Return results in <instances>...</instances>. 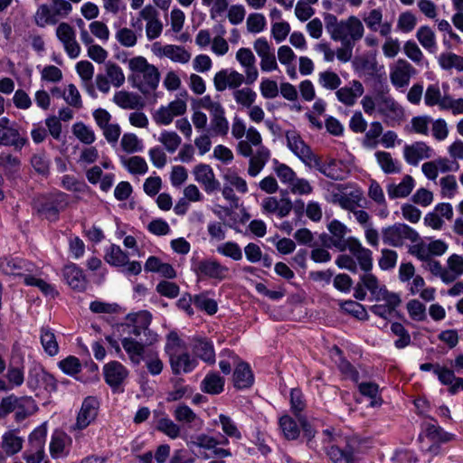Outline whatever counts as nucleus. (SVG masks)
Returning a JSON list of instances; mask_svg holds the SVG:
<instances>
[{"label":"nucleus","instance_id":"obj_1","mask_svg":"<svg viewBox=\"0 0 463 463\" xmlns=\"http://www.w3.org/2000/svg\"><path fill=\"white\" fill-rule=\"evenodd\" d=\"M165 352L169 358L172 373L175 375L193 372L198 365V361L186 351L185 343L176 332H170L166 336Z\"/></svg>","mask_w":463,"mask_h":463},{"label":"nucleus","instance_id":"obj_2","mask_svg":"<svg viewBox=\"0 0 463 463\" xmlns=\"http://www.w3.org/2000/svg\"><path fill=\"white\" fill-rule=\"evenodd\" d=\"M131 74L128 81L132 87L138 89L143 94L155 90L160 80V73L156 66L148 63L143 56H137L128 61Z\"/></svg>","mask_w":463,"mask_h":463},{"label":"nucleus","instance_id":"obj_3","mask_svg":"<svg viewBox=\"0 0 463 463\" xmlns=\"http://www.w3.org/2000/svg\"><path fill=\"white\" fill-rule=\"evenodd\" d=\"M325 24L327 33L334 41L354 44L364 36V25L356 16L352 15L346 20L338 21L335 15L326 14Z\"/></svg>","mask_w":463,"mask_h":463},{"label":"nucleus","instance_id":"obj_4","mask_svg":"<svg viewBox=\"0 0 463 463\" xmlns=\"http://www.w3.org/2000/svg\"><path fill=\"white\" fill-rule=\"evenodd\" d=\"M69 204V195L63 192L56 191L37 196L33 201V208L37 213L50 220L56 221L59 213Z\"/></svg>","mask_w":463,"mask_h":463},{"label":"nucleus","instance_id":"obj_5","mask_svg":"<svg viewBox=\"0 0 463 463\" xmlns=\"http://www.w3.org/2000/svg\"><path fill=\"white\" fill-rule=\"evenodd\" d=\"M52 5L43 4L39 5L34 14V22L40 27L47 24H56L59 18L69 15L72 10V5L66 0H51Z\"/></svg>","mask_w":463,"mask_h":463},{"label":"nucleus","instance_id":"obj_6","mask_svg":"<svg viewBox=\"0 0 463 463\" xmlns=\"http://www.w3.org/2000/svg\"><path fill=\"white\" fill-rule=\"evenodd\" d=\"M383 243L392 247H402L406 241L412 243L420 240L419 233L405 223H394L382 230Z\"/></svg>","mask_w":463,"mask_h":463},{"label":"nucleus","instance_id":"obj_7","mask_svg":"<svg viewBox=\"0 0 463 463\" xmlns=\"http://www.w3.org/2000/svg\"><path fill=\"white\" fill-rule=\"evenodd\" d=\"M128 373V370L118 361H111L103 367L104 380L113 392H123Z\"/></svg>","mask_w":463,"mask_h":463},{"label":"nucleus","instance_id":"obj_8","mask_svg":"<svg viewBox=\"0 0 463 463\" xmlns=\"http://www.w3.org/2000/svg\"><path fill=\"white\" fill-rule=\"evenodd\" d=\"M377 110L387 124L400 122L404 117L403 108L392 97L383 93L377 97Z\"/></svg>","mask_w":463,"mask_h":463},{"label":"nucleus","instance_id":"obj_9","mask_svg":"<svg viewBox=\"0 0 463 463\" xmlns=\"http://www.w3.org/2000/svg\"><path fill=\"white\" fill-rule=\"evenodd\" d=\"M198 277L222 281L228 278L229 268L213 259H204L195 263L193 268Z\"/></svg>","mask_w":463,"mask_h":463},{"label":"nucleus","instance_id":"obj_10","mask_svg":"<svg viewBox=\"0 0 463 463\" xmlns=\"http://www.w3.org/2000/svg\"><path fill=\"white\" fill-rule=\"evenodd\" d=\"M287 145L290 151L298 156L306 165L312 167L317 156L310 146L305 143L296 131L286 133Z\"/></svg>","mask_w":463,"mask_h":463},{"label":"nucleus","instance_id":"obj_11","mask_svg":"<svg viewBox=\"0 0 463 463\" xmlns=\"http://www.w3.org/2000/svg\"><path fill=\"white\" fill-rule=\"evenodd\" d=\"M26 383L33 392L43 389L48 392H52L57 390L55 378L42 367L35 366L29 371Z\"/></svg>","mask_w":463,"mask_h":463},{"label":"nucleus","instance_id":"obj_12","mask_svg":"<svg viewBox=\"0 0 463 463\" xmlns=\"http://www.w3.org/2000/svg\"><path fill=\"white\" fill-rule=\"evenodd\" d=\"M152 316L148 311H140L130 317L132 324L127 325L128 335H133L134 339L139 341H142V338L152 336L156 338L157 335L152 333L148 328Z\"/></svg>","mask_w":463,"mask_h":463},{"label":"nucleus","instance_id":"obj_13","mask_svg":"<svg viewBox=\"0 0 463 463\" xmlns=\"http://www.w3.org/2000/svg\"><path fill=\"white\" fill-rule=\"evenodd\" d=\"M27 142L28 139L21 137L19 130L10 124L7 118H0V146H14L20 150Z\"/></svg>","mask_w":463,"mask_h":463},{"label":"nucleus","instance_id":"obj_14","mask_svg":"<svg viewBox=\"0 0 463 463\" xmlns=\"http://www.w3.org/2000/svg\"><path fill=\"white\" fill-rule=\"evenodd\" d=\"M194 180L200 184L206 194H210L221 189V184L216 179L215 174L207 164H198L193 169Z\"/></svg>","mask_w":463,"mask_h":463},{"label":"nucleus","instance_id":"obj_15","mask_svg":"<svg viewBox=\"0 0 463 463\" xmlns=\"http://www.w3.org/2000/svg\"><path fill=\"white\" fill-rule=\"evenodd\" d=\"M253 48L260 58L261 71H272L278 69L274 50L265 38H258L253 43Z\"/></svg>","mask_w":463,"mask_h":463},{"label":"nucleus","instance_id":"obj_16","mask_svg":"<svg viewBox=\"0 0 463 463\" xmlns=\"http://www.w3.org/2000/svg\"><path fill=\"white\" fill-rule=\"evenodd\" d=\"M243 82L246 83V76L234 70H222L213 78L214 87L218 91H223L227 88L235 90Z\"/></svg>","mask_w":463,"mask_h":463},{"label":"nucleus","instance_id":"obj_17","mask_svg":"<svg viewBox=\"0 0 463 463\" xmlns=\"http://www.w3.org/2000/svg\"><path fill=\"white\" fill-rule=\"evenodd\" d=\"M190 347L195 358L209 364L215 363V352L212 341L205 337L194 336L191 339Z\"/></svg>","mask_w":463,"mask_h":463},{"label":"nucleus","instance_id":"obj_18","mask_svg":"<svg viewBox=\"0 0 463 463\" xmlns=\"http://www.w3.org/2000/svg\"><path fill=\"white\" fill-rule=\"evenodd\" d=\"M352 440H346L345 447L332 444L326 449V453L332 463H357Z\"/></svg>","mask_w":463,"mask_h":463},{"label":"nucleus","instance_id":"obj_19","mask_svg":"<svg viewBox=\"0 0 463 463\" xmlns=\"http://www.w3.org/2000/svg\"><path fill=\"white\" fill-rule=\"evenodd\" d=\"M236 60L244 68L246 84H253L258 79L259 72L255 65L256 58L251 50L244 47L240 48L236 52Z\"/></svg>","mask_w":463,"mask_h":463},{"label":"nucleus","instance_id":"obj_20","mask_svg":"<svg viewBox=\"0 0 463 463\" xmlns=\"http://www.w3.org/2000/svg\"><path fill=\"white\" fill-rule=\"evenodd\" d=\"M312 166L316 167L326 177L335 181L344 180L347 174L345 170V164L336 159H330L329 162L324 164L321 162L320 158L317 156Z\"/></svg>","mask_w":463,"mask_h":463},{"label":"nucleus","instance_id":"obj_21","mask_svg":"<svg viewBox=\"0 0 463 463\" xmlns=\"http://www.w3.org/2000/svg\"><path fill=\"white\" fill-rule=\"evenodd\" d=\"M98 401L91 396L83 401L77 416L75 429L84 430L95 420L98 413Z\"/></svg>","mask_w":463,"mask_h":463},{"label":"nucleus","instance_id":"obj_22","mask_svg":"<svg viewBox=\"0 0 463 463\" xmlns=\"http://www.w3.org/2000/svg\"><path fill=\"white\" fill-rule=\"evenodd\" d=\"M416 72L411 63L405 60H398L395 67L390 72V80L392 85L402 88L409 84L411 77Z\"/></svg>","mask_w":463,"mask_h":463},{"label":"nucleus","instance_id":"obj_23","mask_svg":"<svg viewBox=\"0 0 463 463\" xmlns=\"http://www.w3.org/2000/svg\"><path fill=\"white\" fill-rule=\"evenodd\" d=\"M327 229L332 236L334 241V248L343 252L351 244V240H356L354 237L345 238L349 229L338 220H333L327 225Z\"/></svg>","mask_w":463,"mask_h":463},{"label":"nucleus","instance_id":"obj_24","mask_svg":"<svg viewBox=\"0 0 463 463\" xmlns=\"http://www.w3.org/2000/svg\"><path fill=\"white\" fill-rule=\"evenodd\" d=\"M156 341V336L142 338V341L136 340L133 337H125L122 340V346L129 355L132 363L138 364L144 354L146 345H151Z\"/></svg>","mask_w":463,"mask_h":463},{"label":"nucleus","instance_id":"obj_25","mask_svg":"<svg viewBox=\"0 0 463 463\" xmlns=\"http://www.w3.org/2000/svg\"><path fill=\"white\" fill-rule=\"evenodd\" d=\"M431 148L424 142H415L411 145H406L403 148L404 159L408 164L412 165H418L422 159L431 157Z\"/></svg>","mask_w":463,"mask_h":463},{"label":"nucleus","instance_id":"obj_26","mask_svg":"<svg viewBox=\"0 0 463 463\" xmlns=\"http://www.w3.org/2000/svg\"><path fill=\"white\" fill-rule=\"evenodd\" d=\"M153 49L156 54L165 56L175 62L186 63L191 58V54L187 51L177 45L168 44L162 46L159 43H155Z\"/></svg>","mask_w":463,"mask_h":463},{"label":"nucleus","instance_id":"obj_27","mask_svg":"<svg viewBox=\"0 0 463 463\" xmlns=\"http://www.w3.org/2000/svg\"><path fill=\"white\" fill-rule=\"evenodd\" d=\"M351 244L347 248L353 254L354 260H357L360 268L364 272L371 271L373 268L372 251L362 246L359 240H351Z\"/></svg>","mask_w":463,"mask_h":463},{"label":"nucleus","instance_id":"obj_28","mask_svg":"<svg viewBox=\"0 0 463 463\" xmlns=\"http://www.w3.org/2000/svg\"><path fill=\"white\" fill-rule=\"evenodd\" d=\"M63 277L67 284L73 289L82 291L86 288L87 280L83 271L76 264H68L63 268Z\"/></svg>","mask_w":463,"mask_h":463},{"label":"nucleus","instance_id":"obj_29","mask_svg":"<svg viewBox=\"0 0 463 463\" xmlns=\"http://www.w3.org/2000/svg\"><path fill=\"white\" fill-rule=\"evenodd\" d=\"M364 86L359 80H353L351 87H343L336 90L337 99L346 106H353L357 98L364 93Z\"/></svg>","mask_w":463,"mask_h":463},{"label":"nucleus","instance_id":"obj_30","mask_svg":"<svg viewBox=\"0 0 463 463\" xmlns=\"http://www.w3.org/2000/svg\"><path fill=\"white\" fill-rule=\"evenodd\" d=\"M211 117V131L213 135L216 136H226L229 130V122L225 118V110L222 106H218L216 109L209 110Z\"/></svg>","mask_w":463,"mask_h":463},{"label":"nucleus","instance_id":"obj_31","mask_svg":"<svg viewBox=\"0 0 463 463\" xmlns=\"http://www.w3.org/2000/svg\"><path fill=\"white\" fill-rule=\"evenodd\" d=\"M113 101L123 109H138L144 107L142 98L126 90L117 91Z\"/></svg>","mask_w":463,"mask_h":463},{"label":"nucleus","instance_id":"obj_32","mask_svg":"<svg viewBox=\"0 0 463 463\" xmlns=\"http://www.w3.org/2000/svg\"><path fill=\"white\" fill-rule=\"evenodd\" d=\"M31 264L22 259H5L0 260V269L10 276L24 277L25 272L31 271Z\"/></svg>","mask_w":463,"mask_h":463},{"label":"nucleus","instance_id":"obj_33","mask_svg":"<svg viewBox=\"0 0 463 463\" xmlns=\"http://www.w3.org/2000/svg\"><path fill=\"white\" fill-rule=\"evenodd\" d=\"M71 443V438L63 431L56 430L52 433L50 442V454L53 458L67 455L66 447Z\"/></svg>","mask_w":463,"mask_h":463},{"label":"nucleus","instance_id":"obj_34","mask_svg":"<svg viewBox=\"0 0 463 463\" xmlns=\"http://www.w3.org/2000/svg\"><path fill=\"white\" fill-rule=\"evenodd\" d=\"M253 381L250 365L244 362L239 363L233 373L234 386L238 389L249 388L252 385Z\"/></svg>","mask_w":463,"mask_h":463},{"label":"nucleus","instance_id":"obj_35","mask_svg":"<svg viewBox=\"0 0 463 463\" xmlns=\"http://www.w3.org/2000/svg\"><path fill=\"white\" fill-rule=\"evenodd\" d=\"M414 184V179L411 175H406L400 184H390L387 185L388 196L391 199L406 197L411 193Z\"/></svg>","mask_w":463,"mask_h":463},{"label":"nucleus","instance_id":"obj_36","mask_svg":"<svg viewBox=\"0 0 463 463\" xmlns=\"http://www.w3.org/2000/svg\"><path fill=\"white\" fill-rule=\"evenodd\" d=\"M269 150L265 146L258 147L256 153L250 156L248 174L250 176H256L263 169L269 158Z\"/></svg>","mask_w":463,"mask_h":463},{"label":"nucleus","instance_id":"obj_37","mask_svg":"<svg viewBox=\"0 0 463 463\" xmlns=\"http://www.w3.org/2000/svg\"><path fill=\"white\" fill-rule=\"evenodd\" d=\"M375 158L383 173L387 175L399 174L402 172V164L397 159H393L389 152L377 151Z\"/></svg>","mask_w":463,"mask_h":463},{"label":"nucleus","instance_id":"obj_38","mask_svg":"<svg viewBox=\"0 0 463 463\" xmlns=\"http://www.w3.org/2000/svg\"><path fill=\"white\" fill-rule=\"evenodd\" d=\"M40 340L44 352L50 356L59 353V345L55 334L49 326H43L40 330Z\"/></svg>","mask_w":463,"mask_h":463},{"label":"nucleus","instance_id":"obj_39","mask_svg":"<svg viewBox=\"0 0 463 463\" xmlns=\"http://www.w3.org/2000/svg\"><path fill=\"white\" fill-rule=\"evenodd\" d=\"M227 443V439H224V440L222 442V444ZM219 444H221V442H219L214 437L204 433L191 436L190 440L187 442V445L190 448H199L205 450L215 449V446H218Z\"/></svg>","mask_w":463,"mask_h":463},{"label":"nucleus","instance_id":"obj_40","mask_svg":"<svg viewBox=\"0 0 463 463\" xmlns=\"http://www.w3.org/2000/svg\"><path fill=\"white\" fill-rule=\"evenodd\" d=\"M105 260L114 267H124L128 261V255L118 245H110L105 252Z\"/></svg>","mask_w":463,"mask_h":463},{"label":"nucleus","instance_id":"obj_41","mask_svg":"<svg viewBox=\"0 0 463 463\" xmlns=\"http://www.w3.org/2000/svg\"><path fill=\"white\" fill-rule=\"evenodd\" d=\"M202 390L210 394H219L223 391L224 379L217 373H208L202 383Z\"/></svg>","mask_w":463,"mask_h":463},{"label":"nucleus","instance_id":"obj_42","mask_svg":"<svg viewBox=\"0 0 463 463\" xmlns=\"http://www.w3.org/2000/svg\"><path fill=\"white\" fill-rule=\"evenodd\" d=\"M416 37L424 49L430 52H435L437 50L436 37L433 30L427 26H420L416 33Z\"/></svg>","mask_w":463,"mask_h":463},{"label":"nucleus","instance_id":"obj_43","mask_svg":"<svg viewBox=\"0 0 463 463\" xmlns=\"http://www.w3.org/2000/svg\"><path fill=\"white\" fill-rule=\"evenodd\" d=\"M21 402H33V400L31 397H16L13 394L3 398L0 402V419L13 412Z\"/></svg>","mask_w":463,"mask_h":463},{"label":"nucleus","instance_id":"obj_44","mask_svg":"<svg viewBox=\"0 0 463 463\" xmlns=\"http://www.w3.org/2000/svg\"><path fill=\"white\" fill-rule=\"evenodd\" d=\"M175 420L179 422L185 424H194V426H201L202 420L197 417L194 411L185 404L177 406L174 411Z\"/></svg>","mask_w":463,"mask_h":463},{"label":"nucleus","instance_id":"obj_45","mask_svg":"<svg viewBox=\"0 0 463 463\" xmlns=\"http://www.w3.org/2000/svg\"><path fill=\"white\" fill-rule=\"evenodd\" d=\"M439 66L446 71L455 69L463 71V56L453 52H443L438 58Z\"/></svg>","mask_w":463,"mask_h":463},{"label":"nucleus","instance_id":"obj_46","mask_svg":"<svg viewBox=\"0 0 463 463\" xmlns=\"http://www.w3.org/2000/svg\"><path fill=\"white\" fill-rule=\"evenodd\" d=\"M235 102L241 108H250L257 99V93L249 87L237 89L232 92Z\"/></svg>","mask_w":463,"mask_h":463},{"label":"nucleus","instance_id":"obj_47","mask_svg":"<svg viewBox=\"0 0 463 463\" xmlns=\"http://www.w3.org/2000/svg\"><path fill=\"white\" fill-rule=\"evenodd\" d=\"M279 423V428L287 439L295 440L299 437L300 429L290 416L284 415L280 417Z\"/></svg>","mask_w":463,"mask_h":463},{"label":"nucleus","instance_id":"obj_48","mask_svg":"<svg viewBox=\"0 0 463 463\" xmlns=\"http://www.w3.org/2000/svg\"><path fill=\"white\" fill-rule=\"evenodd\" d=\"M0 165L3 168L5 175L11 178L14 177L20 170L21 161L18 157L11 154L0 155Z\"/></svg>","mask_w":463,"mask_h":463},{"label":"nucleus","instance_id":"obj_49","mask_svg":"<svg viewBox=\"0 0 463 463\" xmlns=\"http://www.w3.org/2000/svg\"><path fill=\"white\" fill-rule=\"evenodd\" d=\"M359 392L364 396H367L372 399L370 405L372 407L380 406L383 402L379 394V386L377 383L373 382H364L358 385Z\"/></svg>","mask_w":463,"mask_h":463},{"label":"nucleus","instance_id":"obj_50","mask_svg":"<svg viewBox=\"0 0 463 463\" xmlns=\"http://www.w3.org/2000/svg\"><path fill=\"white\" fill-rule=\"evenodd\" d=\"M73 135L83 144L90 145L95 139L94 131L83 122H76L72 126Z\"/></svg>","mask_w":463,"mask_h":463},{"label":"nucleus","instance_id":"obj_51","mask_svg":"<svg viewBox=\"0 0 463 463\" xmlns=\"http://www.w3.org/2000/svg\"><path fill=\"white\" fill-rule=\"evenodd\" d=\"M22 447L23 439L13 432H7L3 436L2 448L7 456L19 452Z\"/></svg>","mask_w":463,"mask_h":463},{"label":"nucleus","instance_id":"obj_52","mask_svg":"<svg viewBox=\"0 0 463 463\" xmlns=\"http://www.w3.org/2000/svg\"><path fill=\"white\" fill-rule=\"evenodd\" d=\"M426 437L433 442H448L453 439V435L446 432L441 427L434 424H427Z\"/></svg>","mask_w":463,"mask_h":463},{"label":"nucleus","instance_id":"obj_53","mask_svg":"<svg viewBox=\"0 0 463 463\" xmlns=\"http://www.w3.org/2000/svg\"><path fill=\"white\" fill-rule=\"evenodd\" d=\"M194 304L197 308L205 311L209 315L215 314L218 309L217 302L208 298L207 293L195 295L194 297Z\"/></svg>","mask_w":463,"mask_h":463},{"label":"nucleus","instance_id":"obj_54","mask_svg":"<svg viewBox=\"0 0 463 463\" xmlns=\"http://www.w3.org/2000/svg\"><path fill=\"white\" fill-rule=\"evenodd\" d=\"M306 408L304 395L300 389L293 388L290 392V409L292 413L298 418L303 417L302 411Z\"/></svg>","mask_w":463,"mask_h":463},{"label":"nucleus","instance_id":"obj_55","mask_svg":"<svg viewBox=\"0 0 463 463\" xmlns=\"http://www.w3.org/2000/svg\"><path fill=\"white\" fill-rule=\"evenodd\" d=\"M5 377L12 389L21 386L24 381V366L10 363Z\"/></svg>","mask_w":463,"mask_h":463},{"label":"nucleus","instance_id":"obj_56","mask_svg":"<svg viewBox=\"0 0 463 463\" xmlns=\"http://www.w3.org/2000/svg\"><path fill=\"white\" fill-rule=\"evenodd\" d=\"M122 164L131 174L145 175L148 170L146 160L138 156H134L128 159H123Z\"/></svg>","mask_w":463,"mask_h":463},{"label":"nucleus","instance_id":"obj_57","mask_svg":"<svg viewBox=\"0 0 463 463\" xmlns=\"http://www.w3.org/2000/svg\"><path fill=\"white\" fill-rule=\"evenodd\" d=\"M47 436L45 424L37 427L29 436V449H44Z\"/></svg>","mask_w":463,"mask_h":463},{"label":"nucleus","instance_id":"obj_58","mask_svg":"<svg viewBox=\"0 0 463 463\" xmlns=\"http://www.w3.org/2000/svg\"><path fill=\"white\" fill-rule=\"evenodd\" d=\"M391 330L395 335L399 337L394 342V345L396 348L402 349L411 344V335L401 323H392L391 326Z\"/></svg>","mask_w":463,"mask_h":463},{"label":"nucleus","instance_id":"obj_59","mask_svg":"<svg viewBox=\"0 0 463 463\" xmlns=\"http://www.w3.org/2000/svg\"><path fill=\"white\" fill-rule=\"evenodd\" d=\"M169 153H174L181 144V137L174 131H163L158 138Z\"/></svg>","mask_w":463,"mask_h":463},{"label":"nucleus","instance_id":"obj_60","mask_svg":"<svg viewBox=\"0 0 463 463\" xmlns=\"http://www.w3.org/2000/svg\"><path fill=\"white\" fill-rule=\"evenodd\" d=\"M217 252L232 259L233 260H241L242 259V251L240 246L233 241H227L217 247Z\"/></svg>","mask_w":463,"mask_h":463},{"label":"nucleus","instance_id":"obj_61","mask_svg":"<svg viewBox=\"0 0 463 463\" xmlns=\"http://www.w3.org/2000/svg\"><path fill=\"white\" fill-rule=\"evenodd\" d=\"M120 145L122 149L128 154L139 152L143 148L141 141L135 134L132 133L124 134L121 138Z\"/></svg>","mask_w":463,"mask_h":463},{"label":"nucleus","instance_id":"obj_62","mask_svg":"<svg viewBox=\"0 0 463 463\" xmlns=\"http://www.w3.org/2000/svg\"><path fill=\"white\" fill-rule=\"evenodd\" d=\"M247 30L252 33L262 32L267 24L266 18L262 14L253 13L247 18Z\"/></svg>","mask_w":463,"mask_h":463},{"label":"nucleus","instance_id":"obj_63","mask_svg":"<svg viewBox=\"0 0 463 463\" xmlns=\"http://www.w3.org/2000/svg\"><path fill=\"white\" fill-rule=\"evenodd\" d=\"M319 84L327 90H336L341 85V79L333 71H323L318 75Z\"/></svg>","mask_w":463,"mask_h":463},{"label":"nucleus","instance_id":"obj_64","mask_svg":"<svg viewBox=\"0 0 463 463\" xmlns=\"http://www.w3.org/2000/svg\"><path fill=\"white\" fill-rule=\"evenodd\" d=\"M115 37L117 41L125 47H133L137 42V36L135 32L127 27L118 30Z\"/></svg>","mask_w":463,"mask_h":463}]
</instances>
